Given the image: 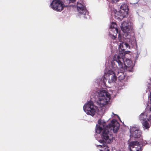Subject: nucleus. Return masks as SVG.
Returning a JSON list of instances; mask_svg holds the SVG:
<instances>
[{"label":"nucleus","instance_id":"nucleus-3","mask_svg":"<svg viewBox=\"0 0 151 151\" xmlns=\"http://www.w3.org/2000/svg\"><path fill=\"white\" fill-rule=\"evenodd\" d=\"M68 4L65 6L61 1H52L50 4L51 8L57 11H62L64 6H76V1H66Z\"/></svg>","mask_w":151,"mask_h":151},{"label":"nucleus","instance_id":"nucleus-13","mask_svg":"<svg viewBox=\"0 0 151 151\" xmlns=\"http://www.w3.org/2000/svg\"><path fill=\"white\" fill-rule=\"evenodd\" d=\"M148 121H146L142 122L143 127L144 129H148L150 127V125Z\"/></svg>","mask_w":151,"mask_h":151},{"label":"nucleus","instance_id":"nucleus-14","mask_svg":"<svg viewBox=\"0 0 151 151\" xmlns=\"http://www.w3.org/2000/svg\"><path fill=\"white\" fill-rule=\"evenodd\" d=\"M110 76L111 79L109 78V83L115 82L117 80V77L116 76V74H114Z\"/></svg>","mask_w":151,"mask_h":151},{"label":"nucleus","instance_id":"nucleus-5","mask_svg":"<svg viewBox=\"0 0 151 151\" xmlns=\"http://www.w3.org/2000/svg\"><path fill=\"white\" fill-rule=\"evenodd\" d=\"M83 110L88 115L93 116L96 111V107L93 105V102L91 101H88L85 104L83 107Z\"/></svg>","mask_w":151,"mask_h":151},{"label":"nucleus","instance_id":"nucleus-4","mask_svg":"<svg viewBox=\"0 0 151 151\" xmlns=\"http://www.w3.org/2000/svg\"><path fill=\"white\" fill-rule=\"evenodd\" d=\"M111 98L110 94L107 91L105 90L101 91L99 94V99L97 103L101 106H103L108 104Z\"/></svg>","mask_w":151,"mask_h":151},{"label":"nucleus","instance_id":"nucleus-15","mask_svg":"<svg viewBox=\"0 0 151 151\" xmlns=\"http://www.w3.org/2000/svg\"><path fill=\"white\" fill-rule=\"evenodd\" d=\"M116 23L114 22H112L111 23V24L110 26V28H114L116 31V33H118V29L116 28Z\"/></svg>","mask_w":151,"mask_h":151},{"label":"nucleus","instance_id":"nucleus-1","mask_svg":"<svg viewBox=\"0 0 151 151\" xmlns=\"http://www.w3.org/2000/svg\"><path fill=\"white\" fill-rule=\"evenodd\" d=\"M119 124L117 121L113 119L108 125L106 128L104 129L101 134V139H99V142L103 144L110 143L112 141L113 135L111 131L112 129L114 133H116L119 129Z\"/></svg>","mask_w":151,"mask_h":151},{"label":"nucleus","instance_id":"nucleus-20","mask_svg":"<svg viewBox=\"0 0 151 151\" xmlns=\"http://www.w3.org/2000/svg\"><path fill=\"white\" fill-rule=\"evenodd\" d=\"M116 38V37L115 36L113 35V36H112V39H114Z\"/></svg>","mask_w":151,"mask_h":151},{"label":"nucleus","instance_id":"nucleus-2","mask_svg":"<svg viewBox=\"0 0 151 151\" xmlns=\"http://www.w3.org/2000/svg\"><path fill=\"white\" fill-rule=\"evenodd\" d=\"M120 55H114L113 57L112 61L111 62V65L114 68L118 67L116 63L118 65V68L121 70V71L119 72L118 71L117 74L118 79L120 81L123 80L125 78V76L124 75V72L125 71L126 67L130 66L129 65L127 66L124 63V59L123 57H121V54H125L126 53V51L123 48V46L120 45L119 47Z\"/></svg>","mask_w":151,"mask_h":151},{"label":"nucleus","instance_id":"nucleus-10","mask_svg":"<svg viewBox=\"0 0 151 151\" xmlns=\"http://www.w3.org/2000/svg\"><path fill=\"white\" fill-rule=\"evenodd\" d=\"M121 29L124 33L126 37L127 36L130 32V26L129 24L124 21L122 24L121 27Z\"/></svg>","mask_w":151,"mask_h":151},{"label":"nucleus","instance_id":"nucleus-6","mask_svg":"<svg viewBox=\"0 0 151 151\" xmlns=\"http://www.w3.org/2000/svg\"><path fill=\"white\" fill-rule=\"evenodd\" d=\"M80 2H77V8L79 14V15L83 14L84 16L88 15V12L86 9L84 4L82 1H80Z\"/></svg>","mask_w":151,"mask_h":151},{"label":"nucleus","instance_id":"nucleus-18","mask_svg":"<svg viewBox=\"0 0 151 151\" xmlns=\"http://www.w3.org/2000/svg\"><path fill=\"white\" fill-rule=\"evenodd\" d=\"M124 45H125V46H126V47L127 48H129L130 47H129V44L128 43H125L124 44Z\"/></svg>","mask_w":151,"mask_h":151},{"label":"nucleus","instance_id":"nucleus-8","mask_svg":"<svg viewBox=\"0 0 151 151\" xmlns=\"http://www.w3.org/2000/svg\"><path fill=\"white\" fill-rule=\"evenodd\" d=\"M129 149L131 151H142L141 147L139 142L133 141L129 143Z\"/></svg>","mask_w":151,"mask_h":151},{"label":"nucleus","instance_id":"nucleus-21","mask_svg":"<svg viewBox=\"0 0 151 151\" xmlns=\"http://www.w3.org/2000/svg\"><path fill=\"white\" fill-rule=\"evenodd\" d=\"M149 120H151V115L150 116V117H149Z\"/></svg>","mask_w":151,"mask_h":151},{"label":"nucleus","instance_id":"nucleus-12","mask_svg":"<svg viewBox=\"0 0 151 151\" xmlns=\"http://www.w3.org/2000/svg\"><path fill=\"white\" fill-rule=\"evenodd\" d=\"M147 117L146 114L142 113L139 115V119L142 122L146 121H149V119Z\"/></svg>","mask_w":151,"mask_h":151},{"label":"nucleus","instance_id":"nucleus-19","mask_svg":"<svg viewBox=\"0 0 151 151\" xmlns=\"http://www.w3.org/2000/svg\"><path fill=\"white\" fill-rule=\"evenodd\" d=\"M126 62H128L129 63H132V62L131 61H130L128 59H126Z\"/></svg>","mask_w":151,"mask_h":151},{"label":"nucleus","instance_id":"nucleus-7","mask_svg":"<svg viewBox=\"0 0 151 151\" xmlns=\"http://www.w3.org/2000/svg\"><path fill=\"white\" fill-rule=\"evenodd\" d=\"M120 10H119L118 14H119L120 17H119L117 18L121 19L126 17L128 15V11L129 9L127 4H122L120 7Z\"/></svg>","mask_w":151,"mask_h":151},{"label":"nucleus","instance_id":"nucleus-22","mask_svg":"<svg viewBox=\"0 0 151 151\" xmlns=\"http://www.w3.org/2000/svg\"><path fill=\"white\" fill-rule=\"evenodd\" d=\"M111 2H111L112 3H114V1H113V0L111 1Z\"/></svg>","mask_w":151,"mask_h":151},{"label":"nucleus","instance_id":"nucleus-23","mask_svg":"<svg viewBox=\"0 0 151 151\" xmlns=\"http://www.w3.org/2000/svg\"><path fill=\"white\" fill-rule=\"evenodd\" d=\"M99 146L100 147H102V146L101 145H99Z\"/></svg>","mask_w":151,"mask_h":151},{"label":"nucleus","instance_id":"nucleus-9","mask_svg":"<svg viewBox=\"0 0 151 151\" xmlns=\"http://www.w3.org/2000/svg\"><path fill=\"white\" fill-rule=\"evenodd\" d=\"M130 133L135 138H139L141 136V132L139 128L135 127H132L130 130Z\"/></svg>","mask_w":151,"mask_h":151},{"label":"nucleus","instance_id":"nucleus-11","mask_svg":"<svg viewBox=\"0 0 151 151\" xmlns=\"http://www.w3.org/2000/svg\"><path fill=\"white\" fill-rule=\"evenodd\" d=\"M98 123L99 125L98 127V125H96L97 127L96 130V133L99 134L102 131H103L104 129L106 128V127L107 125L106 124L105 122H101L100 121H99Z\"/></svg>","mask_w":151,"mask_h":151},{"label":"nucleus","instance_id":"nucleus-17","mask_svg":"<svg viewBox=\"0 0 151 151\" xmlns=\"http://www.w3.org/2000/svg\"><path fill=\"white\" fill-rule=\"evenodd\" d=\"M107 73L109 77L112 75H113L114 74H115V72L111 70H109L107 72Z\"/></svg>","mask_w":151,"mask_h":151},{"label":"nucleus","instance_id":"nucleus-16","mask_svg":"<svg viewBox=\"0 0 151 151\" xmlns=\"http://www.w3.org/2000/svg\"><path fill=\"white\" fill-rule=\"evenodd\" d=\"M106 143L103 144V146L105 147L104 148H103V149L100 150V151H109V147L106 146Z\"/></svg>","mask_w":151,"mask_h":151}]
</instances>
